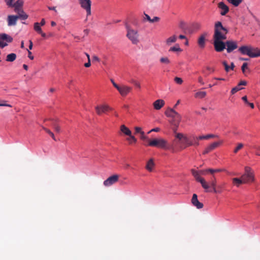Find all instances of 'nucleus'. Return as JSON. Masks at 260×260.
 Returning a JSON list of instances; mask_svg holds the SVG:
<instances>
[{"label":"nucleus","instance_id":"nucleus-14","mask_svg":"<svg viewBox=\"0 0 260 260\" xmlns=\"http://www.w3.org/2000/svg\"><path fill=\"white\" fill-rule=\"evenodd\" d=\"M111 108L107 105L97 106L95 107L96 112L98 114L100 115L102 113H105L106 111L110 110Z\"/></svg>","mask_w":260,"mask_h":260},{"label":"nucleus","instance_id":"nucleus-18","mask_svg":"<svg viewBox=\"0 0 260 260\" xmlns=\"http://www.w3.org/2000/svg\"><path fill=\"white\" fill-rule=\"evenodd\" d=\"M164 105L165 102L161 99L157 100L153 103L154 108L157 110L160 109Z\"/></svg>","mask_w":260,"mask_h":260},{"label":"nucleus","instance_id":"nucleus-44","mask_svg":"<svg viewBox=\"0 0 260 260\" xmlns=\"http://www.w3.org/2000/svg\"><path fill=\"white\" fill-rule=\"evenodd\" d=\"M174 81L178 84H181L183 82L182 79L181 78L178 77H176L174 78Z\"/></svg>","mask_w":260,"mask_h":260},{"label":"nucleus","instance_id":"nucleus-62","mask_svg":"<svg viewBox=\"0 0 260 260\" xmlns=\"http://www.w3.org/2000/svg\"><path fill=\"white\" fill-rule=\"evenodd\" d=\"M246 84H247V82L245 81H241L238 84L239 86H240L241 85H246Z\"/></svg>","mask_w":260,"mask_h":260},{"label":"nucleus","instance_id":"nucleus-64","mask_svg":"<svg viewBox=\"0 0 260 260\" xmlns=\"http://www.w3.org/2000/svg\"><path fill=\"white\" fill-rule=\"evenodd\" d=\"M28 57L31 59V60H32L34 59V56L31 55V52L29 51V50H28Z\"/></svg>","mask_w":260,"mask_h":260},{"label":"nucleus","instance_id":"nucleus-34","mask_svg":"<svg viewBox=\"0 0 260 260\" xmlns=\"http://www.w3.org/2000/svg\"><path fill=\"white\" fill-rule=\"evenodd\" d=\"M153 166H154L153 161L152 159H151L147 162V164L146 165V169L149 171H152V167Z\"/></svg>","mask_w":260,"mask_h":260},{"label":"nucleus","instance_id":"nucleus-41","mask_svg":"<svg viewBox=\"0 0 260 260\" xmlns=\"http://www.w3.org/2000/svg\"><path fill=\"white\" fill-rule=\"evenodd\" d=\"M160 61L161 63H166V64H169L170 62V61L169 60V59L167 57H161L160 59Z\"/></svg>","mask_w":260,"mask_h":260},{"label":"nucleus","instance_id":"nucleus-49","mask_svg":"<svg viewBox=\"0 0 260 260\" xmlns=\"http://www.w3.org/2000/svg\"><path fill=\"white\" fill-rule=\"evenodd\" d=\"M191 173L194 178L199 175V172L193 169L191 170Z\"/></svg>","mask_w":260,"mask_h":260},{"label":"nucleus","instance_id":"nucleus-25","mask_svg":"<svg viewBox=\"0 0 260 260\" xmlns=\"http://www.w3.org/2000/svg\"><path fill=\"white\" fill-rule=\"evenodd\" d=\"M23 4V2L22 0H17L15 3L13 4V7L15 8V9L18 10L20 8H21Z\"/></svg>","mask_w":260,"mask_h":260},{"label":"nucleus","instance_id":"nucleus-9","mask_svg":"<svg viewBox=\"0 0 260 260\" xmlns=\"http://www.w3.org/2000/svg\"><path fill=\"white\" fill-rule=\"evenodd\" d=\"M226 51L228 53H231L233 51L238 48L237 43L236 41L229 40L226 41Z\"/></svg>","mask_w":260,"mask_h":260},{"label":"nucleus","instance_id":"nucleus-33","mask_svg":"<svg viewBox=\"0 0 260 260\" xmlns=\"http://www.w3.org/2000/svg\"><path fill=\"white\" fill-rule=\"evenodd\" d=\"M34 28L35 30L38 34L42 33V30L39 22H35L34 23Z\"/></svg>","mask_w":260,"mask_h":260},{"label":"nucleus","instance_id":"nucleus-43","mask_svg":"<svg viewBox=\"0 0 260 260\" xmlns=\"http://www.w3.org/2000/svg\"><path fill=\"white\" fill-rule=\"evenodd\" d=\"M222 64L224 67L225 71L226 72H228L230 70V67L228 64L227 62L225 61H223L222 62Z\"/></svg>","mask_w":260,"mask_h":260},{"label":"nucleus","instance_id":"nucleus-59","mask_svg":"<svg viewBox=\"0 0 260 260\" xmlns=\"http://www.w3.org/2000/svg\"><path fill=\"white\" fill-rule=\"evenodd\" d=\"M3 102H4V101H3V102H0V106H6V107H11V106L10 104H5V103H4Z\"/></svg>","mask_w":260,"mask_h":260},{"label":"nucleus","instance_id":"nucleus-8","mask_svg":"<svg viewBox=\"0 0 260 260\" xmlns=\"http://www.w3.org/2000/svg\"><path fill=\"white\" fill-rule=\"evenodd\" d=\"M117 90L121 96H125L132 91V88L127 85H121L119 86V88Z\"/></svg>","mask_w":260,"mask_h":260},{"label":"nucleus","instance_id":"nucleus-51","mask_svg":"<svg viewBox=\"0 0 260 260\" xmlns=\"http://www.w3.org/2000/svg\"><path fill=\"white\" fill-rule=\"evenodd\" d=\"M110 81H111V83H112L113 85L114 86V87L116 88V89L119 88V85H118L117 84H116L114 82L113 79H111Z\"/></svg>","mask_w":260,"mask_h":260},{"label":"nucleus","instance_id":"nucleus-20","mask_svg":"<svg viewBox=\"0 0 260 260\" xmlns=\"http://www.w3.org/2000/svg\"><path fill=\"white\" fill-rule=\"evenodd\" d=\"M0 40L5 41L7 43L13 41V38L5 33L0 34Z\"/></svg>","mask_w":260,"mask_h":260},{"label":"nucleus","instance_id":"nucleus-12","mask_svg":"<svg viewBox=\"0 0 260 260\" xmlns=\"http://www.w3.org/2000/svg\"><path fill=\"white\" fill-rule=\"evenodd\" d=\"M191 203L198 209H201L203 207V204L199 201L198 196L196 193H194L192 195Z\"/></svg>","mask_w":260,"mask_h":260},{"label":"nucleus","instance_id":"nucleus-60","mask_svg":"<svg viewBox=\"0 0 260 260\" xmlns=\"http://www.w3.org/2000/svg\"><path fill=\"white\" fill-rule=\"evenodd\" d=\"M242 100L246 104H247L249 103V102L248 101L247 98L246 96H244L242 98Z\"/></svg>","mask_w":260,"mask_h":260},{"label":"nucleus","instance_id":"nucleus-11","mask_svg":"<svg viewBox=\"0 0 260 260\" xmlns=\"http://www.w3.org/2000/svg\"><path fill=\"white\" fill-rule=\"evenodd\" d=\"M218 7L221 10L220 14L222 16L225 15L229 11V8L223 2H219Z\"/></svg>","mask_w":260,"mask_h":260},{"label":"nucleus","instance_id":"nucleus-32","mask_svg":"<svg viewBox=\"0 0 260 260\" xmlns=\"http://www.w3.org/2000/svg\"><path fill=\"white\" fill-rule=\"evenodd\" d=\"M17 16L18 18L23 20H26L28 18V15L23 10L21 11Z\"/></svg>","mask_w":260,"mask_h":260},{"label":"nucleus","instance_id":"nucleus-26","mask_svg":"<svg viewBox=\"0 0 260 260\" xmlns=\"http://www.w3.org/2000/svg\"><path fill=\"white\" fill-rule=\"evenodd\" d=\"M57 119H52V125L54 127L55 131L57 133H59L60 131V129L59 126L57 125Z\"/></svg>","mask_w":260,"mask_h":260},{"label":"nucleus","instance_id":"nucleus-35","mask_svg":"<svg viewBox=\"0 0 260 260\" xmlns=\"http://www.w3.org/2000/svg\"><path fill=\"white\" fill-rule=\"evenodd\" d=\"M172 118L174 119V122L177 123H179L181 120V116L177 112L176 114H173V117Z\"/></svg>","mask_w":260,"mask_h":260},{"label":"nucleus","instance_id":"nucleus-4","mask_svg":"<svg viewBox=\"0 0 260 260\" xmlns=\"http://www.w3.org/2000/svg\"><path fill=\"white\" fill-rule=\"evenodd\" d=\"M168 142L162 138H155L150 141L148 145L150 146L156 147L161 149H168Z\"/></svg>","mask_w":260,"mask_h":260},{"label":"nucleus","instance_id":"nucleus-52","mask_svg":"<svg viewBox=\"0 0 260 260\" xmlns=\"http://www.w3.org/2000/svg\"><path fill=\"white\" fill-rule=\"evenodd\" d=\"M8 45V43L7 42H4L0 41V47L2 48H4L6 46Z\"/></svg>","mask_w":260,"mask_h":260},{"label":"nucleus","instance_id":"nucleus-28","mask_svg":"<svg viewBox=\"0 0 260 260\" xmlns=\"http://www.w3.org/2000/svg\"><path fill=\"white\" fill-rule=\"evenodd\" d=\"M177 40V37L175 35L171 36L166 40V43L168 45H170L172 43H175Z\"/></svg>","mask_w":260,"mask_h":260},{"label":"nucleus","instance_id":"nucleus-40","mask_svg":"<svg viewBox=\"0 0 260 260\" xmlns=\"http://www.w3.org/2000/svg\"><path fill=\"white\" fill-rule=\"evenodd\" d=\"M192 27L193 30H198L200 28V24L198 23H193L192 24Z\"/></svg>","mask_w":260,"mask_h":260},{"label":"nucleus","instance_id":"nucleus-29","mask_svg":"<svg viewBox=\"0 0 260 260\" xmlns=\"http://www.w3.org/2000/svg\"><path fill=\"white\" fill-rule=\"evenodd\" d=\"M182 51L179 44H176L174 46L171 47L169 50V52H181Z\"/></svg>","mask_w":260,"mask_h":260},{"label":"nucleus","instance_id":"nucleus-57","mask_svg":"<svg viewBox=\"0 0 260 260\" xmlns=\"http://www.w3.org/2000/svg\"><path fill=\"white\" fill-rule=\"evenodd\" d=\"M90 66H91L90 59L89 58V60H88V61L84 64V66L86 68H89Z\"/></svg>","mask_w":260,"mask_h":260},{"label":"nucleus","instance_id":"nucleus-22","mask_svg":"<svg viewBox=\"0 0 260 260\" xmlns=\"http://www.w3.org/2000/svg\"><path fill=\"white\" fill-rule=\"evenodd\" d=\"M16 57L15 53H11L7 55L6 60L8 62H13L16 59Z\"/></svg>","mask_w":260,"mask_h":260},{"label":"nucleus","instance_id":"nucleus-13","mask_svg":"<svg viewBox=\"0 0 260 260\" xmlns=\"http://www.w3.org/2000/svg\"><path fill=\"white\" fill-rule=\"evenodd\" d=\"M223 142L222 141H220L219 142H215L213 143H212L211 144H210V145H209L206 149L205 150H204V152H203V154H207L209 152H210L211 151H212V150L214 149L215 148H216L217 147H218L219 145H220L221 144H222Z\"/></svg>","mask_w":260,"mask_h":260},{"label":"nucleus","instance_id":"nucleus-30","mask_svg":"<svg viewBox=\"0 0 260 260\" xmlns=\"http://www.w3.org/2000/svg\"><path fill=\"white\" fill-rule=\"evenodd\" d=\"M165 114L167 117H173V114H176V111L173 109H169L165 112Z\"/></svg>","mask_w":260,"mask_h":260},{"label":"nucleus","instance_id":"nucleus-24","mask_svg":"<svg viewBox=\"0 0 260 260\" xmlns=\"http://www.w3.org/2000/svg\"><path fill=\"white\" fill-rule=\"evenodd\" d=\"M121 131L125 135L129 136L132 134L130 129L125 126L124 125H122L121 126Z\"/></svg>","mask_w":260,"mask_h":260},{"label":"nucleus","instance_id":"nucleus-50","mask_svg":"<svg viewBox=\"0 0 260 260\" xmlns=\"http://www.w3.org/2000/svg\"><path fill=\"white\" fill-rule=\"evenodd\" d=\"M160 19L159 17L157 16L154 17L152 19H151L150 23H154L155 22H157L159 21Z\"/></svg>","mask_w":260,"mask_h":260},{"label":"nucleus","instance_id":"nucleus-55","mask_svg":"<svg viewBox=\"0 0 260 260\" xmlns=\"http://www.w3.org/2000/svg\"><path fill=\"white\" fill-rule=\"evenodd\" d=\"M129 140H131L135 143H136L137 142V139H136V138L134 136L132 135V134H131V135L129 136Z\"/></svg>","mask_w":260,"mask_h":260},{"label":"nucleus","instance_id":"nucleus-37","mask_svg":"<svg viewBox=\"0 0 260 260\" xmlns=\"http://www.w3.org/2000/svg\"><path fill=\"white\" fill-rule=\"evenodd\" d=\"M230 3L235 7L238 6L243 0H227Z\"/></svg>","mask_w":260,"mask_h":260},{"label":"nucleus","instance_id":"nucleus-7","mask_svg":"<svg viewBox=\"0 0 260 260\" xmlns=\"http://www.w3.org/2000/svg\"><path fill=\"white\" fill-rule=\"evenodd\" d=\"M82 8L86 11L87 16L91 14V2L90 0H79Z\"/></svg>","mask_w":260,"mask_h":260},{"label":"nucleus","instance_id":"nucleus-23","mask_svg":"<svg viewBox=\"0 0 260 260\" xmlns=\"http://www.w3.org/2000/svg\"><path fill=\"white\" fill-rule=\"evenodd\" d=\"M232 180L234 184L236 185L237 187H239L240 184L245 183L242 178H234Z\"/></svg>","mask_w":260,"mask_h":260},{"label":"nucleus","instance_id":"nucleus-61","mask_svg":"<svg viewBox=\"0 0 260 260\" xmlns=\"http://www.w3.org/2000/svg\"><path fill=\"white\" fill-rule=\"evenodd\" d=\"M93 61H96L99 62L100 61V58L96 55H94L92 58Z\"/></svg>","mask_w":260,"mask_h":260},{"label":"nucleus","instance_id":"nucleus-31","mask_svg":"<svg viewBox=\"0 0 260 260\" xmlns=\"http://www.w3.org/2000/svg\"><path fill=\"white\" fill-rule=\"evenodd\" d=\"M222 171L221 169H208L204 171H202L201 172L202 174H204L205 172H209L211 174H213L216 172H220Z\"/></svg>","mask_w":260,"mask_h":260},{"label":"nucleus","instance_id":"nucleus-47","mask_svg":"<svg viewBox=\"0 0 260 260\" xmlns=\"http://www.w3.org/2000/svg\"><path fill=\"white\" fill-rule=\"evenodd\" d=\"M248 63L247 62H244L243 63L242 67H241V70L243 73L245 72V69L247 67Z\"/></svg>","mask_w":260,"mask_h":260},{"label":"nucleus","instance_id":"nucleus-21","mask_svg":"<svg viewBox=\"0 0 260 260\" xmlns=\"http://www.w3.org/2000/svg\"><path fill=\"white\" fill-rule=\"evenodd\" d=\"M198 43L201 48H203L205 46V36L204 35H201L198 39Z\"/></svg>","mask_w":260,"mask_h":260},{"label":"nucleus","instance_id":"nucleus-53","mask_svg":"<svg viewBox=\"0 0 260 260\" xmlns=\"http://www.w3.org/2000/svg\"><path fill=\"white\" fill-rule=\"evenodd\" d=\"M160 131V128L159 127H155L154 128H152V129H151L150 131H149L148 132V134H150V133H151L152 132H158Z\"/></svg>","mask_w":260,"mask_h":260},{"label":"nucleus","instance_id":"nucleus-36","mask_svg":"<svg viewBox=\"0 0 260 260\" xmlns=\"http://www.w3.org/2000/svg\"><path fill=\"white\" fill-rule=\"evenodd\" d=\"M199 140H200L199 139H198V137L196 136H192V145L194 146H198L199 145V142H198Z\"/></svg>","mask_w":260,"mask_h":260},{"label":"nucleus","instance_id":"nucleus-10","mask_svg":"<svg viewBox=\"0 0 260 260\" xmlns=\"http://www.w3.org/2000/svg\"><path fill=\"white\" fill-rule=\"evenodd\" d=\"M118 176L117 175H113L104 181V185L106 186H109L113 184L118 181Z\"/></svg>","mask_w":260,"mask_h":260},{"label":"nucleus","instance_id":"nucleus-3","mask_svg":"<svg viewBox=\"0 0 260 260\" xmlns=\"http://www.w3.org/2000/svg\"><path fill=\"white\" fill-rule=\"evenodd\" d=\"M125 28L127 31L126 37L133 44H138L139 42L138 31L131 28L127 23L125 24Z\"/></svg>","mask_w":260,"mask_h":260},{"label":"nucleus","instance_id":"nucleus-5","mask_svg":"<svg viewBox=\"0 0 260 260\" xmlns=\"http://www.w3.org/2000/svg\"><path fill=\"white\" fill-rule=\"evenodd\" d=\"M228 32V29L224 27L222 23L220 21H218L215 23L214 26V36L216 35L218 36V35H220L223 38L226 39V34Z\"/></svg>","mask_w":260,"mask_h":260},{"label":"nucleus","instance_id":"nucleus-48","mask_svg":"<svg viewBox=\"0 0 260 260\" xmlns=\"http://www.w3.org/2000/svg\"><path fill=\"white\" fill-rule=\"evenodd\" d=\"M141 139L143 140H148V138L147 136H146L145 135V133L144 132H142V134H141V137H140Z\"/></svg>","mask_w":260,"mask_h":260},{"label":"nucleus","instance_id":"nucleus-42","mask_svg":"<svg viewBox=\"0 0 260 260\" xmlns=\"http://www.w3.org/2000/svg\"><path fill=\"white\" fill-rule=\"evenodd\" d=\"M243 147V145L242 143H239L238 146L235 148L234 150L235 153H237L238 151L240 150Z\"/></svg>","mask_w":260,"mask_h":260},{"label":"nucleus","instance_id":"nucleus-15","mask_svg":"<svg viewBox=\"0 0 260 260\" xmlns=\"http://www.w3.org/2000/svg\"><path fill=\"white\" fill-rule=\"evenodd\" d=\"M195 179L198 182H199L201 184L202 186L206 190V191H208L209 185L207 183L204 178L199 175L195 177Z\"/></svg>","mask_w":260,"mask_h":260},{"label":"nucleus","instance_id":"nucleus-16","mask_svg":"<svg viewBox=\"0 0 260 260\" xmlns=\"http://www.w3.org/2000/svg\"><path fill=\"white\" fill-rule=\"evenodd\" d=\"M195 179L198 182H199L201 184L202 186L206 190V191H208L209 185L207 183L204 178L199 175L195 177Z\"/></svg>","mask_w":260,"mask_h":260},{"label":"nucleus","instance_id":"nucleus-6","mask_svg":"<svg viewBox=\"0 0 260 260\" xmlns=\"http://www.w3.org/2000/svg\"><path fill=\"white\" fill-rule=\"evenodd\" d=\"M242 178L243 179L245 183L253 182L254 181V175L251 172V169L250 167H245V173L242 175Z\"/></svg>","mask_w":260,"mask_h":260},{"label":"nucleus","instance_id":"nucleus-63","mask_svg":"<svg viewBox=\"0 0 260 260\" xmlns=\"http://www.w3.org/2000/svg\"><path fill=\"white\" fill-rule=\"evenodd\" d=\"M210 186L211 188L213 187H215L216 186V182L215 181H212L210 183Z\"/></svg>","mask_w":260,"mask_h":260},{"label":"nucleus","instance_id":"nucleus-19","mask_svg":"<svg viewBox=\"0 0 260 260\" xmlns=\"http://www.w3.org/2000/svg\"><path fill=\"white\" fill-rule=\"evenodd\" d=\"M182 143L183 148H185L187 147L191 146L192 145V138L190 139L187 137H185Z\"/></svg>","mask_w":260,"mask_h":260},{"label":"nucleus","instance_id":"nucleus-2","mask_svg":"<svg viewBox=\"0 0 260 260\" xmlns=\"http://www.w3.org/2000/svg\"><path fill=\"white\" fill-rule=\"evenodd\" d=\"M226 39L223 38L219 34L217 36L213 35V45L214 49L216 52H220L226 48V42H224L223 40Z\"/></svg>","mask_w":260,"mask_h":260},{"label":"nucleus","instance_id":"nucleus-46","mask_svg":"<svg viewBox=\"0 0 260 260\" xmlns=\"http://www.w3.org/2000/svg\"><path fill=\"white\" fill-rule=\"evenodd\" d=\"M6 4L9 6V7H12L13 5V2L14 1V0H5Z\"/></svg>","mask_w":260,"mask_h":260},{"label":"nucleus","instance_id":"nucleus-1","mask_svg":"<svg viewBox=\"0 0 260 260\" xmlns=\"http://www.w3.org/2000/svg\"><path fill=\"white\" fill-rule=\"evenodd\" d=\"M238 51L243 55H247L251 58L260 56V49L258 48L242 46L239 48Z\"/></svg>","mask_w":260,"mask_h":260},{"label":"nucleus","instance_id":"nucleus-39","mask_svg":"<svg viewBox=\"0 0 260 260\" xmlns=\"http://www.w3.org/2000/svg\"><path fill=\"white\" fill-rule=\"evenodd\" d=\"M206 95L205 91H198L196 93V96L200 98H203Z\"/></svg>","mask_w":260,"mask_h":260},{"label":"nucleus","instance_id":"nucleus-27","mask_svg":"<svg viewBox=\"0 0 260 260\" xmlns=\"http://www.w3.org/2000/svg\"><path fill=\"white\" fill-rule=\"evenodd\" d=\"M218 137V136L217 135H214L213 134H208L207 135L200 136L198 137V139H199L200 140L208 139L209 138H217Z\"/></svg>","mask_w":260,"mask_h":260},{"label":"nucleus","instance_id":"nucleus-58","mask_svg":"<svg viewBox=\"0 0 260 260\" xmlns=\"http://www.w3.org/2000/svg\"><path fill=\"white\" fill-rule=\"evenodd\" d=\"M206 70L209 71L210 73H213L214 72V69L210 67H207Z\"/></svg>","mask_w":260,"mask_h":260},{"label":"nucleus","instance_id":"nucleus-45","mask_svg":"<svg viewBox=\"0 0 260 260\" xmlns=\"http://www.w3.org/2000/svg\"><path fill=\"white\" fill-rule=\"evenodd\" d=\"M185 136H184L181 133H177L176 135V138L178 139L179 140H181V139L184 140V138Z\"/></svg>","mask_w":260,"mask_h":260},{"label":"nucleus","instance_id":"nucleus-17","mask_svg":"<svg viewBox=\"0 0 260 260\" xmlns=\"http://www.w3.org/2000/svg\"><path fill=\"white\" fill-rule=\"evenodd\" d=\"M18 17L17 15H9L8 17V25L9 26L15 25Z\"/></svg>","mask_w":260,"mask_h":260},{"label":"nucleus","instance_id":"nucleus-54","mask_svg":"<svg viewBox=\"0 0 260 260\" xmlns=\"http://www.w3.org/2000/svg\"><path fill=\"white\" fill-rule=\"evenodd\" d=\"M135 131L136 133L140 134H142V132H143L140 127H135Z\"/></svg>","mask_w":260,"mask_h":260},{"label":"nucleus","instance_id":"nucleus-38","mask_svg":"<svg viewBox=\"0 0 260 260\" xmlns=\"http://www.w3.org/2000/svg\"><path fill=\"white\" fill-rule=\"evenodd\" d=\"M243 89V87H240V86H239V85L238 84L236 86L234 87V88H233L232 89L231 92L232 94H234L235 93H236L237 92H238V91L242 90Z\"/></svg>","mask_w":260,"mask_h":260},{"label":"nucleus","instance_id":"nucleus-56","mask_svg":"<svg viewBox=\"0 0 260 260\" xmlns=\"http://www.w3.org/2000/svg\"><path fill=\"white\" fill-rule=\"evenodd\" d=\"M145 15V19H146L147 21H148L149 22H150L151 18V17L147 14L144 13Z\"/></svg>","mask_w":260,"mask_h":260}]
</instances>
